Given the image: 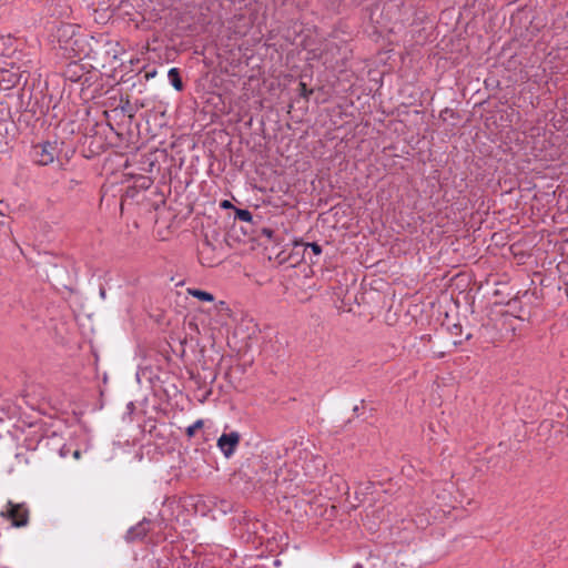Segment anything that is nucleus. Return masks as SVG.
Listing matches in <instances>:
<instances>
[{
	"mask_svg": "<svg viewBox=\"0 0 568 568\" xmlns=\"http://www.w3.org/2000/svg\"><path fill=\"white\" fill-rule=\"evenodd\" d=\"M168 75L174 89L181 91L183 89V82L180 77L179 70L176 68H172L169 70Z\"/></svg>",
	"mask_w": 568,
	"mask_h": 568,
	"instance_id": "0eeeda50",
	"label": "nucleus"
},
{
	"mask_svg": "<svg viewBox=\"0 0 568 568\" xmlns=\"http://www.w3.org/2000/svg\"><path fill=\"white\" fill-rule=\"evenodd\" d=\"M260 235L265 236L270 241L274 240V231L270 227H262L260 230Z\"/></svg>",
	"mask_w": 568,
	"mask_h": 568,
	"instance_id": "9d476101",
	"label": "nucleus"
},
{
	"mask_svg": "<svg viewBox=\"0 0 568 568\" xmlns=\"http://www.w3.org/2000/svg\"><path fill=\"white\" fill-rule=\"evenodd\" d=\"M300 88H301V95L307 98L313 91L312 90H307L306 88V84L304 82H300Z\"/></svg>",
	"mask_w": 568,
	"mask_h": 568,
	"instance_id": "f8f14e48",
	"label": "nucleus"
},
{
	"mask_svg": "<svg viewBox=\"0 0 568 568\" xmlns=\"http://www.w3.org/2000/svg\"><path fill=\"white\" fill-rule=\"evenodd\" d=\"M354 568H363L362 565H356Z\"/></svg>",
	"mask_w": 568,
	"mask_h": 568,
	"instance_id": "a211bd4d",
	"label": "nucleus"
},
{
	"mask_svg": "<svg viewBox=\"0 0 568 568\" xmlns=\"http://www.w3.org/2000/svg\"><path fill=\"white\" fill-rule=\"evenodd\" d=\"M64 454H68V450H64L63 453V449H61V456H64Z\"/></svg>",
	"mask_w": 568,
	"mask_h": 568,
	"instance_id": "dca6fc26",
	"label": "nucleus"
},
{
	"mask_svg": "<svg viewBox=\"0 0 568 568\" xmlns=\"http://www.w3.org/2000/svg\"><path fill=\"white\" fill-rule=\"evenodd\" d=\"M199 260L204 266H215L220 263L221 257L215 254L214 246L205 239L199 247Z\"/></svg>",
	"mask_w": 568,
	"mask_h": 568,
	"instance_id": "7ed1b4c3",
	"label": "nucleus"
},
{
	"mask_svg": "<svg viewBox=\"0 0 568 568\" xmlns=\"http://www.w3.org/2000/svg\"><path fill=\"white\" fill-rule=\"evenodd\" d=\"M9 210V205L6 204L2 200L0 201V215L6 216L7 211Z\"/></svg>",
	"mask_w": 568,
	"mask_h": 568,
	"instance_id": "ddd939ff",
	"label": "nucleus"
},
{
	"mask_svg": "<svg viewBox=\"0 0 568 568\" xmlns=\"http://www.w3.org/2000/svg\"><path fill=\"white\" fill-rule=\"evenodd\" d=\"M62 145L63 143L59 141H47L33 145L31 151L33 162L44 166L53 163L55 160L60 161Z\"/></svg>",
	"mask_w": 568,
	"mask_h": 568,
	"instance_id": "f257e3e1",
	"label": "nucleus"
},
{
	"mask_svg": "<svg viewBox=\"0 0 568 568\" xmlns=\"http://www.w3.org/2000/svg\"><path fill=\"white\" fill-rule=\"evenodd\" d=\"M203 420L202 419H197L195 423H193L192 425H190L187 428H186V436L187 437H193L196 433V430L201 429L203 427Z\"/></svg>",
	"mask_w": 568,
	"mask_h": 568,
	"instance_id": "6e6552de",
	"label": "nucleus"
},
{
	"mask_svg": "<svg viewBox=\"0 0 568 568\" xmlns=\"http://www.w3.org/2000/svg\"><path fill=\"white\" fill-rule=\"evenodd\" d=\"M1 515L7 517L14 527H24L29 521V509L24 504L8 501Z\"/></svg>",
	"mask_w": 568,
	"mask_h": 568,
	"instance_id": "f03ea898",
	"label": "nucleus"
},
{
	"mask_svg": "<svg viewBox=\"0 0 568 568\" xmlns=\"http://www.w3.org/2000/svg\"><path fill=\"white\" fill-rule=\"evenodd\" d=\"M148 528L144 523H140L136 527L130 529L128 531L126 538L129 540H135L138 538H142L146 535Z\"/></svg>",
	"mask_w": 568,
	"mask_h": 568,
	"instance_id": "39448f33",
	"label": "nucleus"
},
{
	"mask_svg": "<svg viewBox=\"0 0 568 568\" xmlns=\"http://www.w3.org/2000/svg\"><path fill=\"white\" fill-rule=\"evenodd\" d=\"M73 456H74V458H77V459H78V458H80V450H74V452H73Z\"/></svg>",
	"mask_w": 568,
	"mask_h": 568,
	"instance_id": "2eb2a0df",
	"label": "nucleus"
},
{
	"mask_svg": "<svg viewBox=\"0 0 568 568\" xmlns=\"http://www.w3.org/2000/svg\"><path fill=\"white\" fill-rule=\"evenodd\" d=\"M236 217L240 221H244V222H252V220H253V215L248 210H237Z\"/></svg>",
	"mask_w": 568,
	"mask_h": 568,
	"instance_id": "1a4fd4ad",
	"label": "nucleus"
},
{
	"mask_svg": "<svg viewBox=\"0 0 568 568\" xmlns=\"http://www.w3.org/2000/svg\"><path fill=\"white\" fill-rule=\"evenodd\" d=\"M64 454H68V450H64L63 453V449H61V456H64Z\"/></svg>",
	"mask_w": 568,
	"mask_h": 568,
	"instance_id": "f3484780",
	"label": "nucleus"
},
{
	"mask_svg": "<svg viewBox=\"0 0 568 568\" xmlns=\"http://www.w3.org/2000/svg\"><path fill=\"white\" fill-rule=\"evenodd\" d=\"M230 206H232L230 201L225 200V201L222 202V207H230Z\"/></svg>",
	"mask_w": 568,
	"mask_h": 568,
	"instance_id": "4468645a",
	"label": "nucleus"
},
{
	"mask_svg": "<svg viewBox=\"0 0 568 568\" xmlns=\"http://www.w3.org/2000/svg\"><path fill=\"white\" fill-rule=\"evenodd\" d=\"M240 439L241 436L237 432L224 433L217 439V446L226 457H230L235 452Z\"/></svg>",
	"mask_w": 568,
	"mask_h": 568,
	"instance_id": "20e7f679",
	"label": "nucleus"
},
{
	"mask_svg": "<svg viewBox=\"0 0 568 568\" xmlns=\"http://www.w3.org/2000/svg\"><path fill=\"white\" fill-rule=\"evenodd\" d=\"M306 247H310L315 255H320L322 253V246L315 242L307 243Z\"/></svg>",
	"mask_w": 568,
	"mask_h": 568,
	"instance_id": "9b49d317",
	"label": "nucleus"
},
{
	"mask_svg": "<svg viewBox=\"0 0 568 568\" xmlns=\"http://www.w3.org/2000/svg\"><path fill=\"white\" fill-rule=\"evenodd\" d=\"M187 294L200 300V301H204V302H213L214 301L213 294H211L206 291L199 290V288H187Z\"/></svg>",
	"mask_w": 568,
	"mask_h": 568,
	"instance_id": "423d86ee",
	"label": "nucleus"
}]
</instances>
